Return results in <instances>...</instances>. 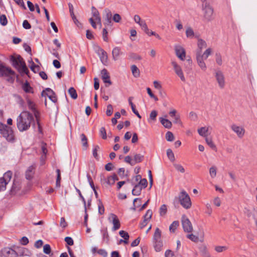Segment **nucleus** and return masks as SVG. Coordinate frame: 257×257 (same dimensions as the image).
<instances>
[{
	"instance_id": "9",
	"label": "nucleus",
	"mask_w": 257,
	"mask_h": 257,
	"mask_svg": "<svg viewBox=\"0 0 257 257\" xmlns=\"http://www.w3.org/2000/svg\"><path fill=\"white\" fill-rule=\"evenodd\" d=\"M171 65L173 66V69L176 74L180 78L182 81L185 82L186 79L181 66L174 61H172L171 62Z\"/></svg>"
},
{
	"instance_id": "39",
	"label": "nucleus",
	"mask_w": 257,
	"mask_h": 257,
	"mask_svg": "<svg viewBox=\"0 0 257 257\" xmlns=\"http://www.w3.org/2000/svg\"><path fill=\"white\" fill-rule=\"evenodd\" d=\"M205 141L207 144L213 150H216V147L213 143L212 140L211 138L206 137Z\"/></svg>"
},
{
	"instance_id": "8",
	"label": "nucleus",
	"mask_w": 257,
	"mask_h": 257,
	"mask_svg": "<svg viewBox=\"0 0 257 257\" xmlns=\"http://www.w3.org/2000/svg\"><path fill=\"white\" fill-rule=\"evenodd\" d=\"M215 77L219 87L221 89L224 88L225 85V77L223 73L220 70L215 72Z\"/></svg>"
},
{
	"instance_id": "64",
	"label": "nucleus",
	"mask_w": 257,
	"mask_h": 257,
	"mask_svg": "<svg viewBox=\"0 0 257 257\" xmlns=\"http://www.w3.org/2000/svg\"><path fill=\"white\" fill-rule=\"evenodd\" d=\"M213 203L216 206L219 207L221 205V200L218 197H216L213 200Z\"/></svg>"
},
{
	"instance_id": "58",
	"label": "nucleus",
	"mask_w": 257,
	"mask_h": 257,
	"mask_svg": "<svg viewBox=\"0 0 257 257\" xmlns=\"http://www.w3.org/2000/svg\"><path fill=\"white\" fill-rule=\"evenodd\" d=\"M227 247L225 246H217L215 247V250L218 252H221L226 250Z\"/></svg>"
},
{
	"instance_id": "63",
	"label": "nucleus",
	"mask_w": 257,
	"mask_h": 257,
	"mask_svg": "<svg viewBox=\"0 0 257 257\" xmlns=\"http://www.w3.org/2000/svg\"><path fill=\"white\" fill-rule=\"evenodd\" d=\"M119 234L121 237L123 238V239H127V237H130L128 233L123 230L119 231Z\"/></svg>"
},
{
	"instance_id": "43",
	"label": "nucleus",
	"mask_w": 257,
	"mask_h": 257,
	"mask_svg": "<svg viewBox=\"0 0 257 257\" xmlns=\"http://www.w3.org/2000/svg\"><path fill=\"white\" fill-rule=\"evenodd\" d=\"M68 93L73 99H75L77 98V94L73 87H71L69 89Z\"/></svg>"
},
{
	"instance_id": "35",
	"label": "nucleus",
	"mask_w": 257,
	"mask_h": 257,
	"mask_svg": "<svg viewBox=\"0 0 257 257\" xmlns=\"http://www.w3.org/2000/svg\"><path fill=\"white\" fill-rule=\"evenodd\" d=\"M131 71L135 77H138L140 75V72L136 65H133L131 66Z\"/></svg>"
},
{
	"instance_id": "47",
	"label": "nucleus",
	"mask_w": 257,
	"mask_h": 257,
	"mask_svg": "<svg viewBox=\"0 0 257 257\" xmlns=\"http://www.w3.org/2000/svg\"><path fill=\"white\" fill-rule=\"evenodd\" d=\"M157 115V111L155 110H152L150 114V117L148 119V121L149 122L151 121V120L155 121L156 119V116Z\"/></svg>"
},
{
	"instance_id": "10",
	"label": "nucleus",
	"mask_w": 257,
	"mask_h": 257,
	"mask_svg": "<svg viewBox=\"0 0 257 257\" xmlns=\"http://www.w3.org/2000/svg\"><path fill=\"white\" fill-rule=\"evenodd\" d=\"M108 220L109 222L113 224V227L112 228V230L113 231H115L120 228V221L115 214L113 213L109 214L108 217Z\"/></svg>"
},
{
	"instance_id": "15",
	"label": "nucleus",
	"mask_w": 257,
	"mask_h": 257,
	"mask_svg": "<svg viewBox=\"0 0 257 257\" xmlns=\"http://www.w3.org/2000/svg\"><path fill=\"white\" fill-rule=\"evenodd\" d=\"M118 178L115 175L109 176L107 178L102 177L101 178V182L103 184H106L108 185H112L114 184L115 181L117 180Z\"/></svg>"
},
{
	"instance_id": "23",
	"label": "nucleus",
	"mask_w": 257,
	"mask_h": 257,
	"mask_svg": "<svg viewBox=\"0 0 257 257\" xmlns=\"http://www.w3.org/2000/svg\"><path fill=\"white\" fill-rule=\"evenodd\" d=\"M204 233L203 232H202L201 235H200V239H199V237L198 236H196L193 234H189L187 235V237L189 239H190L192 241H194L195 242H197L199 241H203V238H204Z\"/></svg>"
},
{
	"instance_id": "51",
	"label": "nucleus",
	"mask_w": 257,
	"mask_h": 257,
	"mask_svg": "<svg viewBox=\"0 0 257 257\" xmlns=\"http://www.w3.org/2000/svg\"><path fill=\"white\" fill-rule=\"evenodd\" d=\"M69 11L70 13L71 17H72V19H73V21H75L76 22L77 21V19L74 15V13L73 12V7L72 5L69 4Z\"/></svg>"
},
{
	"instance_id": "60",
	"label": "nucleus",
	"mask_w": 257,
	"mask_h": 257,
	"mask_svg": "<svg viewBox=\"0 0 257 257\" xmlns=\"http://www.w3.org/2000/svg\"><path fill=\"white\" fill-rule=\"evenodd\" d=\"M147 92H148V94L149 95V96H150L151 98H152L154 99V100H155V101H158V97H157V96H155V95L152 93V91H151V89L150 88H149V87L147 88Z\"/></svg>"
},
{
	"instance_id": "53",
	"label": "nucleus",
	"mask_w": 257,
	"mask_h": 257,
	"mask_svg": "<svg viewBox=\"0 0 257 257\" xmlns=\"http://www.w3.org/2000/svg\"><path fill=\"white\" fill-rule=\"evenodd\" d=\"M138 185H140L141 187H142V189L145 188L147 186V185H148V182H147V179H142V180H141L139 181Z\"/></svg>"
},
{
	"instance_id": "59",
	"label": "nucleus",
	"mask_w": 257,
	"mask_h": 257,
	"mask_svg": "<svg viewBox=\"0 0 257 257\" xmlns=\"http://www.w3.org/2000/svg\"><path fill=\"white\" fill-rule=\"evenodd\" d=\"M124 161L130 164L131 166H134V163L133 162V159L130 156H127L124 158Z\"/></svg>"
},
{
	"instance_id": "57",
	"label": "nucleus",
	"mask_w": 257,
	"mask_h": 257,
	"mask_svg": "<svg viewBox=\"0 0 257 257\" xmlns=\"http://www.w3.org/2000/svg\"><path fill=\"white\" fill-rule=\"evenodd\" d=\"M113 112V107L111 104H108L107 106V109L106 111V114L107 116H110Z\"/></svg>"
},
{
	"instance_id": "62",
	"label": "nucleus",
	"mask_w": 257,
	"mask_h": 257,
	"mask_svg": "<svg viewBox=\"0 0 257 257\" xmlns=\"http://www.w3.org/2000/svg\"><path fill=\"white\" fill-rule=\"evenodd\" d=\"M206 213L209 215H211L212 212V209L211 206V204L209 203H207L206 204Z\"/></svg>"
},
{
	"instance_id": "38",
	"label": "nucleus",
	"mask_w": 257,
	"mask_h": 257,
	"mask_svg": "<svg viewBox=\"0 0 257 257\" xmlns=\"http://www.w3.org/2000/svg\"><path fill=\"white\" fill-rule=\"evenodd\" d=\"M173 166L177 172L182 174L185 172V169L181 164L175 163Z\"/></svg>"
},
{
	"instance_id": "29",
	"label": "nucleus",
	"mask_w": 257,
	"mask_h": 257,
	"mask_svg": "<svg viewBox=\"0 0 257 257\" xmlns=\"http://www.w3.org/2000/svg\"><path fill=\"white\" fill-rule=\"evenodd\" d=\"M160 120L161 123L165 127L167 128H170L172 127V122L169 119L160 117Z\"/></svg>"
},
{
	"instance_id": "32",
	"label": "nucleus",
	"mask_w": 257,
	"mask_h": 257,
	"mask_svg": "<svg viewBox=\"0 0 257 257\" xmlns=\"http://www.w3.org/2000/svg\"><path fill=\"white\" fill-rule=\"evenodd\" d=\"M98 56H99V58L101 62L104 65H106L108 59L107 54L106 52L104 51L102 52L101 54L98 55Z\"/></svg>"
},
{
	"instance_id": "48",
	"label": "nucleus",
	"mask_w": 257,
	"mask_h": 257,
	"mask_svg": "<svg viewBox=\"0 0 257 257\" xmlns=\"http://www.w3.org/2000/svg\"><path fill=\"white\" fill-rule=\"evenodd\" d=\"M166 139L169 142H172L174 140L173 134L171 132H168L166 134Z\"/></svg>"
},
{
	"instance_id": "37",
	"label": "nucleus",
	"mask_w": 257,
	"mask_h": 257,
	"mask_svg": "<svg viewBox=\"0 0 257 257\" xmlns=\"http://www.w3.org/2000/svg\"><path fill=\"white\" fill-rule=\"evenodd\" d=\"M91 11H92V14L93 17L94 18V20L95 21H99V19L101 18L100 17L99 12L94 7H92Z\"/></svg>"
},
{
	"instance_id": "30",
	"label": "nucleus",
	"mask_w": 257,
	"mask_h": 257,
	"mask_svg": "<svg viewBox=\"0 0 257 257\" xmlns=\"http://www.w3.org/2000/svg\"><path fill=\"white\" fill-rule=\"evenodd\" d=\"M144 158V156L140 154H135L133 157V162L134 165L137 163L141 162Z\"/></svg>"
},
{
	"instance_id": "20",
	"label": "nucleus",
	"mask_w": 257,
	"mask_h": 257,
	"mask_svg": "<svg viewBox=\"0 0 257 257\" xmlns=\"http://www.w3.org/2000/svg\"><path fill=\"white\" fill-rule=\"evenodd\" d=\"M101 78L104 83H107L108 85L111 84V81L110 80V75L106 69H103L101 71Z\"/></svg>"
},
{
	"instance_id": "25",
	"label": "nucleus",
	"mask_w": 257,
	"mask_h": 257,
	"mask_svg": "<svg viewBox=\"0 0 257 257\" xmlns=\"http://www.w3.org/2000/svg\"><path fill=\"white\" fill-rule=\"evenodd\" d=\"M121 54L120 49L119 47H115L112 51V55L113 59L116 61L118 59L119 56Z\"/></svg>"
},
{
	"instance_id": "2",
	"label": "nucleus",
	"mask_w": 257,
	"mask_h": 257,
	"mask_svg": "<svg viewBox=\"0 0 257 257\" xmlns=\"http://www.w3.org/2000/svg\"><path fill=\"white\" fill-rule=\"evenodd\" d=\"M10 61L12 65L17 69L21 75L28 74L29 70L23 58L20 55L11 56Z\"/></svg>"
},
{
	"instance_id": "22",
	"label": "nucleus",
	"mask_w": 257,
	"mask_h": 257,
	"mask_svg": "<svg viewBox=\"0 0 257 257\" xmlns=\"http://www.w3.org/2000/svg\"><path fill=\"white\" fill-rule=\"evenodd\" d=\"M196 59L198 65L203 71H205L207 69L206 64L204 61L205 59H204L201 56H198L196 55Z\"/></svg>"
},
{
	"instance_id": "6",
	"label": "nucleus",
	"mask_w": 257,
	"mask_h": 257,
	"mask_svg": "<svg viewBox=\"0 0 257 257\" xmlns=\"http://www.w3.org/2000/svg\"><path fill=\"white\" fill-rule=\"evenodd\" d=\"M202 10L205 19L208 21L213 19V10L212 8L207 3L203 5Z\"/></svg>"
},
{
	"instance_id": "56",
	"label": "nucleus",
	"mask_w": 257,
	"mask_h": 257,
	"mask_svg": "<svg viewBox=\"0 0 257 257\" xmlns=\"http://www.w3.org/2000/svg\"><path fill=\"white\" fill-rule=\"evenodd\" d=\"M152 214L153 213L152 210L150 209L148 210L145 215H144V219L149 221L152 218Z\"/></svg>"
},
{
	"instance_id": "16",
	"label": "nucleus",
	"mask_w": 257,
	"mask_h": 257,
	"mask_svg": "<svg viewBox=\"0 0 257 257\" xmlns=\"http://www.w3.org/2000/svg\"><path fill=\"white\" fill-rule=\"evenodd\" d=\"M2 254L4 257H17V251L10 247H5L2 249Z\"/></svg>"
},
{
	"instance_id": "24",
	"label": "nucleus",
	"mask_w": 257,
	"mask_h": 257,
	"mask_svg": "<svg viewBox=\"0 0 257 257\" xmlns=\"http://www.w3.org/2000/svg\"><path fill=\"white\" fill-rule=\"evenodd\" d=\"M17 248L18 249V251L17 252V254H18V255H20V256H24V255L30 256L31 255V252L27 248H24V247H18Z\"/></svg>"
},
{
	"instance_id": "4",
	"label": "nucleus",
	"mask_w": 257,
	"mask_h": 257,
	"mask_svg": "<svg viewBox=\"0 0 257 257\" xmlns=\"http://www.w3.org/2000/svg\"><path fill=\"white\" fill-rule=\"evenodd\" d=\"M178 199L180 204L185 209H189L191 207L192 203L188 193L184 190H182L179 196Z\"/></svg>"
},
{
	"instance_id": "28",
	"label": "nucleus",
	"mask_w": 257,
	"mask_h": 257,
	"mask_svg": "<svg viewBox=\"0 0 257 257\" xmlns=\"http://www.w3.org/2000/svg\"><path fill=\"white\" fill-rule=\"evenodd\" d=\"M35 168L34 166H31L28 168L26 172V177L27 179L30 180L32 178Z\"/></svg>"
},
{
	"instance_id": "14",
	"label": "nucleus",
	"mask_w": 257,
	"mask_h": 257,
	"mask_svg": "<svg viewBox=\"0 0 257 257\" xmlns=\"http://www.w3.org/2000/svg\"><path fill=\"white\" fill-rule=\"evenodd\" d=\"M42 96H47L52 102L57 101V97L54 91L50 88H47L42 92Z\"/></svg>"
},
{
	"instance_id": "33",
	"label": "nucleus",
	"mask_w": 257,
	"mask_h": 257,
	"mask_svg": "<svg viewBox=\"0 0 257 257\" xmlns=\"http://www.w3.org/2000/svg\"><path fill=\"white\" fill-rule=\"evenodd\" d=\"M186 35L188 38H193L194 37H197L195 36V33L193 30L190 27H187L186 29Z\"/></svg>"
},
{
	"instance_id": "50",
	"label": "nucleus",
	"mask_w": 257,
	"mask_h": 257,
	"mask_svg": "<svg viewBox=\"0 0 257 257\" xmlns=\"http://www.w3.org/2000/svg\"><path fill=\"white\" fill-rule=\"evenodd\" d=\"M43 252L46 254H50L51 252V248L49 244H46L44 245Z\"/></svg>"
},
{
	"instance_id": "42",
	"label": "nucleus",
	"mask_w": 257,
	"mask_h": 257,
	"mask_svg": "<svg viewBox=\"0 0 257 257\" xmlns=\"http://www.w3.org/2000/svg\"><path fill=\"white\" fill-rule=\"evenodd\" d=\"M81 140L82 144V146L84 147V149H86L88 145H87V139L86 137L85 136L84 134H82L80 135Z\"/></svg>"
},
{
	"instance_id": "17",
	"label": "nucleus",
	"mask_w": 257,
	"mask_h": 257,
	"mask_svg": "<svg viewBox=\"0 0 257 257\" xmlns=\"http://www.w3.org/2000/svg\"><path fill=\"white\" fill-rule=\"evenodd\" d=\"M231 128L239 138H242L245 134V130L242 126L233 124L231 125Z\"/></svg>"
},
{
	"instance_id": "27",
	"label": "nucleus",
	"mask_w": 257,
	"mask_h": 257,
	"mask_svg": "<svg viewBox=\"0 0 257 257\" xmlns=\"http://www.w3.org/2000/svg\"><path fill=\"white\" fill-rule=\"evenodd\" d=\"M198 48L196 51H202V49L207 47L206 42L201 38H198L197 41Z\"/></svg>"
},
{
	"instance_id": "34",
	"label": "nucleus",
	"mask_w": 257,
	"mask_h": 257,
	"mask_svg": "<svg viewBox=\"0 0 257 257\" xmlns=\"http://www.w3.org/2000/svg\"><path fill=\"white\" fill-rule=\"evenodd\" d=\"M142 190V188L140 185L136 184L132 190V194L135 196L139 195L141 193Z\"/></svg>"
},
{
	"instance_id": "21",
	"label": "nucleus",
	"mask_w": 257,
	"mask_h": 257,
	"mask_svg": "<svg viewBox=\"0 0 257 257\" xmlns=\"http://www.w3.org/2000/svg\"><path fill=\"white\" fill-rule=\"evenodd\" d=\"M212 50L211 48H207L203 53L202 51H196V55L201 56L203 59L206 60L208 57L212 54Z\"/></svg>"
},
{
	"instance_id": "31",
	"label": "nucleus",
	"mask_w": 257,
	"mask_h": 257,
	"mask_svg": "<svg viewBox=\"0 0 257 257\" xmlns=\"http://www.w3.org/2000/svg\"><path fill=\"white\" fill-rule=\"evenodd\" d=\"M161 235V231L160 230L159 228H156L153 236V241L162 240Z\"/></svg>"
},
{
	"instance_id": "49",
	"label": "nucleus",
	"mask_w": 257,
	"mask_h": 257,
	"mask_svg": "<svg viewBox=\"0 0 257 257\" xmlns=\"http://www.w3.org/2000/svg\"><path fill=\"white\" fill-rule=\"evenodd\" d=\"M93 49L98 55H100L102 52L104 51V50H103L99 46L96 44L93 45Z\"/></svg>"
},
{
	"instance_id": "3",
	"label": "nucleus",
	"mask_w": 257,
	"mask_h": 257,
	"mask_svg": "<svg viewBox=\"0 0 257 257\" xmlns=\"http://www.w3.org/2000/svg\"><path fill=\"white\" fill-rule=\"evenodd\" d=\"M15 72L10 67H7L0 63V76L7 77L8 81L13 82L15 79Z\"/></svg>"
},
{
	"instance_id": "45",
	"label": "nucleus",
	"mask_w": 257,
	"mask_h": 257,
	"mask_svg": "<svg viewBox=\"0 0 257 257\" xmlns=\"http://www.w3.org/2000/svg\"><path fill=\"white\" fill-rule=\"evenodd\" d=\"M23 89L27 93L32 92V88L27 82H26L23 84Z\"/></svg>"
},
{
	"instance_id": "36",
	"label": "nucleus",
	"mask_w": 257,
	"mask_h": 257,
	"mask_svg": "<svg viewBox=\"0 0 257 257\" xmlns=\"http://www.w3.org/2000/svg\"><path fill=\"white\" fill-rule=\"evenodd\" d=\"M215 62L218 66H221L223 64L222 57L220 53H216L215 55Z\"/></svg>"
},
{
	"instance_id": "18",
	"label": "nucleus",
	"mask_w": 257,
	"mask_h": 257,
	"mask_svg": "<svg viewBox=\"0 0 257 257\" xmlns=\"http://www.w3.org/2000/svg\"><path fill=\"white\" fill-rule=\"evenodd\" d=\"M103 23L105 26H111L112 14L108 9H105L104 11Z\"/></svg>"
},
{
	"instance_id": "44",
	"label": "nucleus",
	"mask_w": 257,
	"mask_h": 257,
	"mask_svg": "<svg viewBox=\"0 0 257 257\" xmlns=\"http://www.w3.org/2000/svg\"><path fill=\"white\" fill-rule=\"evenodd\" d=\"M167 155L171 162H174L175 160L174 154L171 149H169L167 150Z\"/></svg>"
},
{
	"instance_id": "11",
	"label": "nucleus",
	"mask_w": 257,
	"mask_h": 257,
	"mask_svg": "<svg viewBox=\"0 0 257 257\" xmlns=\"http://www.w3.org/2000/svg\"><path fill=\"white\" fill-rule=\"evenodd\" d=\"M174 49L177 57L182 61L184 60L186 57V51L185 49L180 45H175Z\"/></svg>"
},
{
	"instance_id": "46",
	"label": "nucleus",
	"mask_w": 257,
	"mask_h": 257,
	"mask_svg": "<svg viewBox=\"0 0 257 257\" xmlns=\"http://www.w3.org/2000/svg\"><path fill=\"white\" fill-rule=\"evenodd\" d=\"M216 167L212 166L209 169V174L212 178H214L216 176Z\"/></svg>"
},
{
	"instance_id": "41",
	"label": "nucleus",
	"mask_w": 257,
	"mask_h": 257,
	"mask_svg": "<svg viewBox=\"0 0 257 257\" xmlns=\"http://www.w3.org/2000/svg\"><path fill=\"white\" fill-rule=\"evenodd\" d=\"M179 223L178 221H174L172 222V223L170 225L169 227V230L171 232H175L176 229L179 226Z\"/></svg>"
},
{
	"instance_id": "52",
	"label": "nucleus",
	"mask_w": 257,
	"mask_h": 257,
	"mask_svg": "<svg viewBox=\"0 0 257 257\" xmlns=\"http://www.w3.org/2000/svg\"><path fill=\"white\" fill-rule=\"evenodd\" d=\"M0 23L3 26H6L8 23V20L5 15L0 16Z\"/></svg>"
},
{
	"instance_id": "7",
	"label": "nucleus",
	"mask_w": 257,
	"mask_h": 257,
	"mask_svg": "<svg viewBox=\"0 0 257 257\" xmlns=\"http://www.w3.org/2000/svg\"><path fill=\"white\" fill-rule=\"evenodd\" d=\"M12 173L8 171L5 173L3 177L0 178V191H4L6 188L7 185L11 181Z\"/></svg>"
},
{
	"instance_id": "26",
	"label": "nucleus",
	"mask_w": 257,
	"mask_h": 257,
	"mask_svg": "<svg viewBox=\"0 0 257 257\" xmlns=\"http://www.w3.org/2000/svg\"><path fill=\"white\" fill-rule=\"evenodd\" d=\"M163 242L162 240L154 241V247L157 252H160L162 250Z\"/></svg>"
},
{
	"instance_id": "61",
	"label": "nucleus",
	"mask_w": 257,
	"mask_h": 257,
	"mask_svg": "<svg viewBox=\"0 0 257 257\" xmlns=\"http://www.w3.org/2000/svg\"><path fill=\"white\" fill-rule=\"evenodd\" d=\"M153 85H154V87L156 89H158V90H159L160 89H161L162 88V86L161 84V82L158 81H157V80L154 81L153 82Z\"/></svg>"
},
{
	"instance_id": "1",
	"label": "nucleus",
	"mask_w": 257,
	"mask_h": 257,
	"mask_svg": "<svg viewBox=\"0 0 257 257\" xmlns=\"http://www.w3.org/2000/svg\"><path fill=\"white\" fill-rule=\"evenodd\" d=\"M35 124L33 115L28 111H22L17 118V126L20 132L29 130Z\"/></svg>"
},
{
	"instance_id": "5",
	"label": "nucleus",
	"mask_w": 257,
	"mask_h": 257,
	"mask_svg": "<svg viewBox=\"0 0 257 257\" xmlns=\"http://www.w3.org/2000/svg\"><path fill=\"white\" fill-rule=\"evenodd\" d=\"M0 132L9 142H13L14 140V132L11 127L1 123Z\"/></svg>"
},
{
	"instance_id": "55",
	"label": "nucleus",
	"mask_w": 257,
	"mask_h": 257,
	"mask_svg": "<svg viewBox=\"0 0 257 257\" xmlns=\"http://www.w3.org/2000/svg\"><path fill=\"white\" fill-rule=\"evenodd\" d=\"M167 206L166 205H162L160 208V214L161 216H163L166 214L167 212Z\"/></svg>"
},
{
	"instance_id": "19",
	"label": "nucleus",
	"mask_w": 257,
	"mask_h": 257,
	"mask_svg": "<svg viewBox=\"0 0 257 257\" xmlns=\"http://www.w3.org/2000/svg\"><path fill=\"white\" fill-rule=\"evenodd\" d=\"M27 102L29 108L31 109L34 113V114L37 121V123L39 124L38 117L39 116V113L38 111L36 109V104L34 103L33 101H32L31 100L29 99H27Z\"/></svg>"
},
{
	"instance_id": "54",
	"label": "nucleus",
	"mask_w": 257,
	"mask_h": 257,
	"mask_svg": "<svg viewBox=\"0 0 257 257\" xmlns=\"http://www.w3.org/2000/svg\"><path fill=\"white\" fill-rule=\"evenodd\" d=\"M99 146H95L92 151L93 156L96 160H98V155L97 154V152L99 151Z\"/></svg>"
},
{
	"instance_id": "40",
	"label": "nucleus",
	"mask_w": 257,
	"mask_h": 257,
	"mask_svg": "<svg viewBox=\"0 0 257 257\" xmlns=\"http://www.w3.org/2000/svg\"><path fill=\"white\" fill-rule=\"evenodd\" d=\"M208 131V128L205 127H202L198 130V133L202 137H207L206 133Z\"/></svg>"
},
{
	"instance_id": "13",
	"label": "nucleus",
	"mask_w": 257,
	"mask_h": 257,
	"mask_svg": "<svg viewBox=\"0 0 257 257\" xmlns=\"http://www.w3.org/2000/svg\"><path fill=\"white\" fill-rule=\"evenodd\" d=\"M134 20L136 23L138 24L141 27L142 29L145 33L149 32V28L147 26L146 22L144 20H142L139 15H135L134 17Z\"/></svg>"
},
{
	"instance_id": "12",
	"label": "nucleus",
	"mask_w": 257,
	"mask_h": 257,
	"mask_svg": "<svg viewBox=\"0 0 257 257\" xmlns=\"http://www.w3.org/2000/svg\"><path fill=\"white\" fill-rule=\"evenodd\" d=\"M182 224L184 231L186 232H191L193 226L190 221L185 215L182 217Z\"/></svg>"
}]
</instances>
